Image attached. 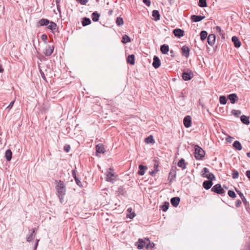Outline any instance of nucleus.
Masks as SVG:
<instances>
[{
    "mask_svg": "<svg viewBox=\"0 0 250 250\" xmlns=\"http://www.w3.org/2000/svg\"><path fill=\"white\" fill-rule=\"evenodd\" d=\"M231 41L235 47L239 48L240 47L241 43L238 37L236 36H233L231 38Z\"/></svg>",
    "mask_w": 250,
    "mask_h": 250,
    "instance_id": "17",
    "label": "nucleus"
},
{
    "mask_svg": "<svg viewBox=\"0 0 250 250\" xmlns=\"http://www.w3.org/2000/svg\"><path fill=\"white\" fill-rule=\"evenodd\" d=\"M180 202V198L179 197H174L171 199L170 202L174 207H177Z\"/></svg>",
    "mask_w": 250,
    "mask_h": 250,
    "instance_id": "16",
    "label": "nucleus"
},
{
    "mask_svg": "<svg viewBox=\"0 0 250 250\" xmlns=\"http://www.w3.org/2000/svg\"><path fill=\"white\" fill-rule=\"evenodd\" d=\"M39 69H40V74L41 75L42 78L44 80H46V77L45 76V75H44L43 72L40 68H39Z\"/></svg>",
    "mask_w": 250,
    "mask_h": 250,
    "instance_id": "52",
    "label": "nucleus"
},
{
    "mask_svg": "<svg viewBox=\"0 0 250 250\" xmlns=\"http://www.w3.org/2000/svg\"><path fill=\"white\" fill-rule=\"evenodd\" d=\"M194 76L193 72L190 70L188 69L187 71L183 72L182 73V78L184 81H189L191 80Z\"/></svg>",
    "mask_w": 250,
    "mask_h": 250,
    "instance_id": "6",
    "label": "nucleus"
},
{
    "mask_svg": "<svg viewBox=\"0 0 250 250\" xmlns=\"http://www.w3.org/2000/svg\"><path fill=\"white\" fill-rule=\"evenodd\" d=\"M205 16H202L201 15H193L191 16V20L193 22H199L204 19Z\"/></svg>",
    "mask_w": 250,
    "mask_h": 250,
    "instance_id": "15",
    "label": "nucleus"
},
{
    "mask_svg": "<svg viewBox=\"0 0 250 250\" xmlns=\"http://www.w3.org/2000/svg\"><path fill=\"white\" fill-rule=\"evenodd\" d=\"M135 56L133 54L129 55L126 58V62L128 64L133 65L135 64Z\"/></svg>",
    "mask_w": 250,
    "mask_h": 250,
    "instance_id": "18",
    "label": "nucleus"
},
{
    "mask_svg": "<svg viewBox=\"0 0 250 250\" xmlns=\"http://www.w3.org/2000/svg\"><path fill=\"white\" fill-rule=\"evenodd\" d=\"M49 22H50V21L49 20L46 19H42L38 21V24L39 26H47V25L49 24Z\"/></svg>",
    "mask_w": 250,
    "mask_h": 250,
    "instance_id": "22",
    "label": "nucleus"
},
{
    "mask_svg": "<svg viewBox=\"0 0 250 250\" xmlns=\"http://www.w3.org/2000/svg\"><path fill=\"white\" fill-rule=\"evenodd\" d=\"M56 190L58 193V196L60 202L62 203L64 201L63 198L66 192V187L62 181H59L57 182Z\"/></svg>",
    "mask_w": 250,
    "mask_h": 250,
    "instance_id": "2",
    "label": "nucleus"
},
{
    "mask_svg": "<svg viewBox=\"0 0 250 250\" xmlns=\"http://www.w3.org/2000/svg\"><path fill=\"white\" fill-rule=\"evenodd\" d=\"M127 213L126 214V218L132 219L136 215V214L135 213V211H133V209L131 208H128L127 209Z\"/></svg>",
    "mask_w": 250,
    "mask_h": 250,
    "instance_id": "11",
    "label": "nucleus"
},
{
    "mask_svg": "<svg viewBox=\"0 0 250 250\" xmlns=\"http://www.w3.org/2000/svg\"><path fill=\"white\" fill-rule=\"evenodd\" d=\"M14 103H15V100H13L12 101H11L10 102V104L7 106L6 108L8 109L9 110L11 109V108L12 107V106H13V105L14 104Z\"/></svg>",
    "mask_w": 250,
    "mask_h": 250,
    "instance_id": "48",
    "label": "nucleus"
},
{
    "mask_svg": "<svg viewBox=\"0 0 250 250\" xmlns=\"http://www.w3.org/2000/svg\"><path fill=\"white\" fill-rule=\"evenodd\" d=\"M12 156V153L10 149H8L6 150L5 153V157L7 161H10L11 160Z\"/></svg>",
    "mask_w": 250,
    "mask_h": 250,
    "instance_id": "31",
    "label": "nucleus"
},
{
    "mask_svg": "<svg viewBox=\"0 0 250 250\" xmlns=\"http://www.w3.org/2000/svg\"><path fill=\"white\" fill-rule=\"evenodd\" d=\"M200 39L202 41H204L206 39V38L208 37V32L206 31L203 30L200 33Z\"/></svg>",
    "mask_w": 250,
    "mask_h": 250,
    "instance_id": "33",
    "label": "nucleus"
},
{
    "mask_svg": "<svg viewBox=\"0 0 250 250\" xmlns=\"http://www.w3.org/2000/svg\"><path fill=\"white\" fill-rule=\"evenodd\" d=\"M145 142L146 144H154L155 143L154 139H153V137L152 135H149L145 139Z\"/></svg>",
    "mask_w": 250,
    "mask_h": 250,
    "instance_id": "28",
    "label": "nucleus"
},
{
    "mask_svg": "<svg viewBox=\"0 0 250 250\" xmlns=\"http://www.w3.org/2000/svg\"><path fill=\"white\" fill-rule=\"evenodd\" d=\"M122 42L124 43V44H125V35H123V37H122Z\"/></svg>",
    "mask_w": 250,
    "mask_h": 250,
    "instance_id": "59",
    "label": "nucleus"
},
{
    "mask_svg": "<svg viewBox=\"0 0 250 250\" xmlns=\"http://www.w3.org/2000/svg\"><path fill=\"white\" fill-rule=\"evenodd\" d=\"M173 34L174 35L175 37L178 38H180L184 35V30L179 29L176 28L173 30Z\"/></svg>",
    "mask_w": 250,
    "mask_h": 250,
    "instance_id": "9",
    "label": "nucleus"
},
{
    "mask_svg": "<svg viewBox=\"0 0 250 250\" xmlns=\"http://www.w3.org/2000/svg\"><path fill=\"white\" fill-rule=\"evenodd\" d=\"M187 163L185 162V160L183 158H181L178 162L177 166L181 168L182 169H185L187 167Z\"/></svg>",
    "mask_w": 250,
    "mask_h": 250,
    "instance_id": "21",
    "label": "nucleus"
},
{
    "mask_svg": "<svg viewBox=\"0 0 250 250\" xmlns=\"http://www.w3.org/2000/svg\"><path fill=\"white\" fill-rule=\"evenodd\" d=\"M238 176H239V172L235 169L232 170V178L234 179H237V178H238Z\"/></svg>",
    "mask_w": 250,
    "mask_h": 250,
    "instance_id": "42",
    "label": "nucleus"
},
{
    "mask_svg": "<svg viewBox=\"0 0 250 250\" xmlns=\"http://www.w3.org/2000/svg\"><path fill=\"white\" fill-rule=\"evenodd\" d=\"M235 191L238 194V195L240 196V198H241V199H243L244 198H245V196H244V194L240 190H239L238 189H237L236 188H235Z\"/></svg>",
    "mask_w": 250,
    "mask_h": 250,
    "instance_id": "44",
    "label": "nucleus"
},
{
    "mask_svg": "<svg viewBox=\"0 0 250 250\" xmlns=\"http://www.w3.org/2000/svg\"><path fill=\"white\" fill-rule=\"evenodd\" d=\"M170 53L171 54V56L174 57V56H173L172 54H173L174 53V51L173 50H171L170 51Z\"/></svg>",
    "mask_w": 250,
    "mask_h": 250,
    "instance_id": "64",
    "label": "nucleus"
},
{
    "mask_svg": "<svg viewBox=\"0 0 250 250\" xmlns=\"http://www.w3.org/2000/svg\"><path fill=\"white\" fill-rule=\"evenodd\" d=\"M135 245L139 250L144 248L146 250H148L152 249L154 247V244L151 243L150 241L148 238L139 239L138 242L136 243Z\"/></svg>",
    "mask_w": 250,
    "mask_h": 250,
    "instance_id": "1",
    "label": "nucleus"
},
{
    "mask_svg": "<svg viewBox=\"0 0 250 250\" xmlns=\"http://www.w3.org/2000/svg\"><path fill=\"white\" fill-rule=\"evenodd\" d=\"M131 42L130 38L126 35V43Z\"/></svg>",
    "mask_w": 250,
    "mask_h": 250,
    "instance_id": "56",
    "label": "nucleus"
},
{
    "mask_svg": "<svg viewBox=\"0 0 250 250\" xmlns=\"http://www.w3.org/2000/svg\"><path fill=\"white\" fill-rule=\"evenodd\" d=\"M241 121L245 125H249L250 124L249 117L245 115H242L240 117Z\"/></svg>",
    "mask_w": 250,
    "mask_h": 250,
    "instance_id": "27",
    "label": "nucleus"
},
{
    "mask_svg": "<svg viewBox=\"0 0 250 250\" xmlns=\"http://www.w3.org/2000/svg\"><path fill=\"white\" fill-rule=\"evenodd\" d=\"M72 175H73V176L74 178V179L75 180V178H78L76 176V172H75V170H73L72 171Z\"/></svg>",
    "mask_w": 250,
    "mask_h": 250,
    "instance_id": "58",
    "label": "nucleus"
},
{
    "mask_svg": "<svg viewBox=\"0 0 250 250\" xmlns=\"http://www.w3.org/2000/svg\"><path fill=\"white\" fill-rule=\"evenodd\" d=\"M75 180L76 184L78 185V186H79V187L83 186L81 181L78 178H75Z\"/></svg>",
    "mask_w": 250,
    "mask_h": 250,
    "instance_id": "45",
    "label": "nucleus"
},
{
    "mask_svg": "<svg viewBox=\"0 0 250 250\" xmlns=\"http://www.w3.org/2000/svg\"><path fill=\"white\" fill-rule=\"evenodd\" d=\"M211 191L218 194L223 195L225 193V191L222 188L221 184H217L211 188Z\"/></svg>",
    "mask_w": 250,
    "mask_h": 250,
    "instance_id": "5",
    "label": "nucleus"
},
{
    "mask_svg": "<svg viewBox=\"0 0 250 250\" xmlns=\"http://www.w3.org/2000/svg\"><path fill=\"white\" fill-rule=\"evenodd\" d=\"M57 10L59 12V13H61L60 6L59 5V4H57Z\"/></svg>",
    "mask_w": 250,
    "mask_h": 250,
    "instance_id": "61",
    "label": "nucleus"
},
{
    "mask_svg": "<svg viewBox=\"0 0 250 250\" xmlns=\"http://www.w3.org/2000/svg\"><path fill=\"white\" fill-rule=\"evenodd\" d=\"M169 204L168 202H165L164 204L161 206V208L163 211H166L168 209Z\"/></svg>",
    "mask_w": 250,
    "mask_h": 250,
    "instance_id": "36",
    "label": "nucleus"
},
{
    "mask_svg": "<svg viewBox=\"0 0 250 250\" xmlns=\"http://www.w3.org/2000/svg\"><path fill=\"white\" fill-rule=\"evenodd\" d=\"M246 247L247 249L250 250V237L249 238V240L246 244Z\"/></svg>",
    "mask_w": 250,
    "mask_h": 250,
    "instance_id": "53",
    "label": "nucleus"
},
{
    "mask_svg": "<svg viewBox=\"0 0 250 250\" xmlns=\"http://www.w3.org/2000/svg\"><path fill=\"white\" fill-rule=\"evenodd\" d=\"M183 123L186 128H188L191 125V118L190 116L187 115L185 117Z\"/></svg>",
    "mask_w": 250,
    "mask_h": 250,
    "instance_id": "8",
    "label": "nucleus"
},
{
    "mask_svg": "<svg viewBox=\"0 0 250 250\" xmlns=\"http://www.w3.org/2000/svg\"><path fill=\"white\" fill-rule=\"evenodd\" d=\"M233 146L237 150H240L242 148L241 143L238 141H235L234 142Z\"/></svg>",
    "mask_w": 250,
    "mask_h": 250,
    "instance_id": "32",
    "label": "nucleus"
},
{
    "mask_svg": "<svg viewBox=\"0 0 250 250\" xmlns=\"http://www.w3.org/2000/svg\"><path fill=\"white\" fill-rule=\"evenodd\" d=\"M38 242H39V240H37V242L35 244V250L37 249V247H38Z\"/></svg>",
    "mask_w": 250,
    "mask_h": 250,
    "instance_id": "62",
    "label": "nucleus"
},
{
    "mask_svg": "<svg viewBox=\"0 0 250 250\" xmlns=\"http://www.w3.org/2000/svg\"><path fill=\"white\" fill-rule=\"evenodd\" d=\"M242 204V202L240 200H237L235 202V206L237 208H239Z\"/></svg>",
    "mask_w": 250,
    "mask_h": 250,
    "instance_id": "47",
    "label": "nucleus"
},
{
    "mask_svg": "<svg viewBox=\"0 0 250 250\" xmlns=\"http://www.w3.org/2000/svg\"><path fill=\"white\" fill-rule=\"evenodd\" d=\"M228 99L229 100L232 104H235L239 100L238 97L235 93H232L229 95L228 96Z\"/></svg>",
    "mask_w": 250,
    "mask_h": 250,
    "instance_id": "10",
    "label": "nucleus"
},
{
    "mask_svg": "<svg viewBox=\"0 0 250 250\" xmlns=\"http://www.w3.org/2000/svg\"><path fill=\"white\" fill-rule=\"evenodd\" d=\"M96 152L99 153H104L105 152V149L102 144H98L96 146Z\"/></svg>",
    "mask_w": 250,
    "mask_h": 250,
    "instance_id": "24",
    "label": "nucleus"
},
{
    "mask_svg": "<svg viewBox=\"0 0 250 250\" xmlns=\"http://www.w3.org/2000/svg\"><path fill=\"white\" fill-rule=\"evenodd\" d=\"M156 172L157 171H152L150 172L149 173L151 176H154V175L156 174Z\"/></svg>",
    "mask_w": 250,
    "mask_h": 250,
    "instance_id": "60",
    "label": "nucleus"
},
{
    "mask_svg": "<svg viewBox=\"0 0 250 250\" xmlns=\"http://www.w3.org/2000/svg\"><path fill=\"white\" fill-rule=\"evenodd\" d=\"M36 229H33L32 230V232L31 233L30 235L27 237V241L29 242L32 241L34 239L33 234L35 232Z\"/></svg>",
    "mask_w": 250,
    "mask_h": 250,
    "instance_id": "38",
    "label": "nucleus"
},
{
    "mask_svg": "<svg viewBox=\"0 0 250 250\" xmlns=\"http://www.w3.org/2000/svg\"><path fill=\"white\" fill-rule=\"evenodd\" d=\"M41 39L44 42H46L47 39V35L46 34L42 35L41 36Z\"/></svg>",
    "mask_w": 250,
    "mask_h": 250,
    "instance_id": "50",
    "label": "nucleus"
},
{
    "mask_svg": "<svg viewBox=\"0 0 250 250\" xmlns=\"http://www.w3.org/2000/svg\"><path fill=\"white\" fill-rule=\"evenodd\" d=\"M244 204L245 205V207H246V209L248 210V209H250V205H249V202L247 201V199H246V198L242 199Z\"/></svg>",
    "mask_w": 250,
    "mask_h": 250,
    "instance_id": "41",
    "label": "nucleus"
},
{
    "mask_svg": "<svg viewBox=\"0 0 250 250\" xmlns=\"http://www.w3.org/2000/svg\"><path fill=\"white\" fill-rule=\"evenodd\" d=\"M215 36L213 34H210L208 37V42L210 46H213L215 42Z\"/></svg>",
    "mask_w": 250,
    "mask_h": 250,
    "instance_id": "14",
    "label": "nucleus"
},
{
    "mask_svg": "<svg viewBox=\"0 0 250 250\" xmlns=\"http://www.w3.org/2000/svg\"><path fill=\"white\" fill-rule=\"evenodd\" d=\"M100 16V14L97 11H95L92 14L91 18L93 21L96 22L99 21Z\"/></svg>",
    "mask_w": 250,
    "mask_h": 250,
    "instance_id": "29",
    "label": "nucleus"
},
{
    "mask_svg": "<svg viewBox=\"0 0 250 250\" xmlns=\"http://www.w3.org/2000/svg\"><path fill=\"white\" fill-rule=\"evenodd\" d=\"M198 5L201 7H205L207 6L206 0H199Z\"/></svg>",
    "mask_w": 250,
    "mask_h": 250,
    "instance_id": "37",
    "label": "nucleus"
},
{
    "mask_svg": "<svg viewBox=\"0 0 250 250\" xmlns=\"http://www.w3.org/2000/svg\"><path fill=\"white\" fill-rule=\"evenodd\" d=\"M190 48L187 45H184L181 48L182 55L185 57L186 58H188L189 56Z\"/></svg>",
    "mask_w": 250,
    "mask_h": 250,
    "instance_id": "7",
    "label": "nucleus"
},
{
    "mask_svg": "<svg viewBox=\"0 0 250 250\" xmlns=\"http://www.w3.org/2000/svg\"><path fill=\"white\" fill-rule=\"evenodd\" d=\"M194 157L196 160H202L204 157L205 151L198 145L194 146Z\"/></svg>",
    "mask_w": 250,
    "mask_h": 250,
    "instance_id": "3",
    "label": "nucleus"
},
{
    "mask_svg": "<svg viewBox=\"0 0 250 250\" xmlns=\"http://www.w3.org/2000/svg\"><path fill=\"white\" fill-rule=\"evenodd\" d=\"M161 65V61L158 57L154 56L153 58V62L152 63V66L157 69L159 68Z\"/></svg>",
    "mask_w": 250,
    "mask_h": 250,
    "instance_id": "12",
    "label": "nucleus"
},
{
    "mask_svg": "<svg viewBox=\"0 0 250 250\" xmlns=\"http://www.w3.org/2000/svg\"><path fill=\"white\" fill-rule=\"evenodd\" d=\"M168 1L169 2V3L171 4L174 2V0H168Z\"/></svg>",
    "mask_w": 250,
    "mask_h": 250,
    "instance_id": "63",
    "label": "nucleus"
},
{
    "mask_svg": "<svg viewBox=\"0 0 250 250\" xmlns=\"http://www.w3.org/2000/svg\"><path fill=\"white\" fill-rule=\"evenodd\" d=\"M70 149V146L69 145H65L64 146V150L66 152H68Z\"/></svg>",
    "mask_w": 250,
    "mask_h": 250,
    "instance_id": "49",
    "label": "nucleus"
},
{
    "mask_svg": "<svg viewBox=\"0 0 250 250\" xmlns=\"http://www.w3.org/2000/svg\"><path fill=\"white\" fill-rule=\"evenodd\" d=\"M91 23V20H90V19L86 18V17H84L83 18V20L82 21V24L83 26H85L88 25L90 24Z\"/></svg>",
    "mask_w": 250,
    "mask_h": 250,
    "instance_id": "30",
    "label": "nucleus"
},
{
    "mask_svg": "<svg viewBox=\"0 0 250 250\" xmlns=\"http://www.w3.org/2000/svg\"><path fill=\"white\" fill-rule=\"evenodd\" d=\"M228 195L232 198H235L236 197V195L234 191L231 190H229L228 192Z\"/></svg>",
    "mask_w": 250,
    "mask_h": 250,
    "instance_id": "40",
    "label": "nucleus"
},
{
    "mask_svg": "<svg viewBox=\"0 0 250 250\" xmlns=\"http://www.w3.org/2000/svg\"><path fill=\"white\" fill-rule=\"evenodd\" d=\"M143 2L146 4L147 6H149L150 5V0H142Z\"/></svg>",
    "mask_w": 250,
    "mask_h": 250,
    "instance_id": "51",
    "label": "nucleus"
},
{
    "mask_svg": "<svg viewBox=\"0 0 250 250\" xmlns=\"http://www.w3.org/2000/svg\"><path fill=\"white\" fill-rule=\"evenodd\" d=\"M216 31L220 33V34H222V30H221V28H220V26H217L216 27Z\"/></svg>",
    "mask_w": 250,
    "mask_h": 250,
    "instance_id": "54",
    "label": "nucleus"
},
{
    "mask_svg": "<svg viewBox=\"0 0 250 250\" xmlns=\"http://www.w3.org/2000/svg\"><path fill=\"white\" fill-rule=\"evenodd\" d=\"M57 24L54 22L50 21L49 24L47 25V28L51 30H54L56 29Z\"/></svg>",
    "mask_w": 250,
    "mask_h": 250,
    "instance_id": "34",
    "label": "nucleus"
},
{
    "mask_svg": "<svg viewBox=\"0 0 250 250\" xmlns=\"http://www.w3.org/2000/svg\"><path fill=\"white\" fill-rule=\"evenodd\" d=\"M246 175L247 176V177L249 179V180H250V170H247L246 172Z\"/></svg>",
    "mask_w": 250,
    "mask_h": 250,
    "instance_id": "55",
    "label": "nucleus"
},
{
    "mask_svg": "<svg viewBox=\"0 0 250 250\" xmlns=\"http://www.w3.org/2000/svg\"><path fill=\"white\" fill-rule=\"evenodd\" d=\"M231 113L233 115H234L235 117H238L241 114V111L239 110H232L231 111Z\"/></svg>",
    "mask_w": 250,
    "mask_h": 250,
    "instance_id": "39",
    "label": "nucleus"
},
{
    "mask_svg": "<svg viewBox=\"0 0 250 250\" xmlns=\"http://www.w3.org/2000/svg\"><path fill=\"white\" fill-rule=\"evenodd\" d=\"M213 181L206 180L203 183V187L206 189H209L213 185Z\"/></svg>",
    "mask_w": 250,
    "mask_h": 250,
    "instance_id": "19",
    "label": "nucleus"
},
{
    "mask_svg": "<svg viewBox=\"0 0 250 250\" xmlns=\"http://www.w3.org/2000/svg\"><path fill=\"white\" fill-rule=\"evenodd\" d=\"M116 23L118 25H122L124 23L123 19L122 18L118 17L116 19Z\"/></svg>",
    "mask_w": 250,
    "mask_h": 250,
    "instance_id": "43",
    "label": "nucleus"
},
{
    "mask_svg": "<svg viewBox=\"0 0 250 250\" xmlns=\"http://www.w3.org/2000/svg\"><path fill=\"white\" fill-rule=\"evenodd\" d=\"M147 169V167L146 166H144L143 165H140L139 166V170L138 171V174L140 175H144L145 171Z\"/></svg>",
    "mask_w": 250,
    "mask_h": 250,
    "instance_id": "20",
    "label": "nucleus"
},
{
    "mask_svg": "<svg viewBox=\"0 0 250 250\" xmlns=\"http://www.w3.org/2000/svg\"><path fill=\"white\" fill-rule=\"evenodd\" d=\"M160 51L163 54H166L169 51V46L167 44H164L161 46Z\"/></svg>",
    "mask_w": 250,
    "mask_h": 250,
    "instance_id": "23",
    "label": "nucleus"
},
{
    "mask_svg": "<svg viewBox=\"0 0 250 250\" xmlns=\"http://www.w3.org/2000/svg\"><path fill=\"white\" fill-rule=\"evenodd\" d=\"M201 176L207 178L208 180L214 181L215 180V177L212 173H209L208 169L204 167L201 171Z\"/></svg>",
    "mask_w": 250,
    "mask_h": 250,
    "instance_id": "4",
    "label": "nucleus"
},
{
    "mask_svg": "<svg viewBox=\"0 0 250 250\" xmlns=\"http://www.w3.org/2000/svg\"><path fill=\"white\" fill-rule=\"evenodd\" d=\"M152 16L153 17V20L155 21H157L160 19V15L159 12L156 10H154L152 11Z\"/></svg>",
    "mask_w": 250,
    "mask_h": 250,
    "instance_id": "25",
    "label": "nucleus"
},
{
    "mask_svg": "<svg viewBox=\"0 0 250 250\" xmlns=\"http://www.w3.org/2000/svg\"><path fill=\"white\" fill-rule=\"evenodd\" d=\"M114 176L113 173L111 172L110 171H107L106 174V181L108 182H113V177Z\"/></svg>",
    "mask_w": 250,
    "mask_h": 250,
    "instance_id": "26",
    "label": "nucleus"
},
{
    "mask_svg": "<svg viewBox=\"0 0 250 250\" xmlns=\"http://www.w3.org/2000/svg\"><path fill=\"white\" fill-rule=\"evenodd\" d=\"M232 139H233L232 137H230V136H229L228 138H227V141L228 142H229L230 143L231 142V140Z\"/></svg>",
    "mask_w": 250,
    "mask_h": 250,
    "instance_id": "57",
    "label": "nucleus"
},
{
    "mask_svg": "<svg viewBox=\"0 0 250 250\" xmlns=\"http://www.w3.org/2000/svg\"><path fill=\"white\" fill-rule=\"evenodd\" d=\"M54 46L48 45L45 49L44 53L46 56H49L52 54Z\"/></svg>",
    "mask_w": 250,
    "mask_h": 250,
    "instance_id": "13",
    "label": "nucleus"
},
{
    "mask_svg": "<svg viewBox=\"0 0 250 250\" xmlns=\"http://www.w3.org/2000/svg\"><path fill=\"white\" fill-rule=\"evenodd\" d=\"M228 99L225 96H221L219 98V102L222 104H225L227 102Z\"/></svg>",
    "mask_w": 250,
    "mask_h": 250,
    "instance_id": "35",
    "label": "nucleus"
},
{
    "mask_svg": "<svg viewBox=\"0 0 250 250\" xmlns=\"http://www.w3.org/2000/svg\"><path fill=\"white\" fill-rule=\"evenodd\" d=\"M77 1L82 5H86L88 2V0H77Z\"/></svg>",
    "mask_w": 250,
    "mask_h": 250,
    "instance_id": "46",
    "label": "nucleus"
}]
</instances>
